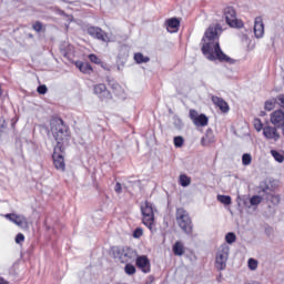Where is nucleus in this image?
I'll use <instances>...</instances> for the list:
<instances>
[{"label":"nucleus","mask_w":284,"mask_h":284,"mask_svg":"<svg viewBox=\"0 0 284 284\" xmlns=\"http://www.w3.org/2000/svg\"><path fill=\"white\" fill-rule=\"evenodd\" d=\"M110 88L113 90L115 97H118L119 99H125V90H123V88L121 85H119L116 83V81H110L109 82Z\"/></svg>","instance_id":"17"},{"label":"nucleus","mask_w":284,"mask_h":284,"mask_svg":"<svg viewBox=\"0 0 284 284\" xmlns=\"http://www.w3.org/2000/svg\"><path fill=\"white\" fill-rule=\"evenodd\" d=\"M225 241L229 243V245H232V243L236 242V234L230 232L225 235Z\"/></svg>","instance_id":"32"},{"label":"nucleus","mask_w":284,"mask_h":284,"mask_svg":"<svg viewBox=\"0 0 284 284\" xmlns=\"http://www.w3.org/2000/svg\"><path fill=\"white\" fill-rule=\"evenodd\" d=\"M113 256L119 258L120 263H132V261H135L138 253L132 247L116 246L113 248Z\"/></svg>","instance_id":"5"},{"label":"nucleus","mask_w":284,"mask_h":284,"mask_svg":"<svg viewBox=\"0 0 284 284\" xmlns=\"http://www.w3.org/2000/svg\"><path fill=\"white\" fill-rule=\"evenodd\" d=\"M175 219L179 227L186 234V236H192V234H194V223L185 209H176Z\"/></svg>","instance_id":"3"},{"label":"nucleus","mask_w":284,"mask_h":284,"mask_svg":"<svg viewBox=\"0 0 284 284\" xmlns=\"http://www.w3.org/2000/svg\"><path fill=\"white\" fill-rule=\"evenodd\" d=\"M211 100L212 103H214L216 108H219L221 112H223V114H227V112H230V104H227L225 100H223V98L212 95Z\"/></svg>","instance_id":"15"},{"label":"nucleus","mask_w":284,"mask_h":284,"mask_svg":"<svg viewBox=\"0 0 284 284\" xmlns=\"http://www.w3.org/2000/svg\"><path fill=\"white\" fill-rule=\"evenodd\" d=\"M221 30H223L221 24H212L206 29L202 38V54H204L209 61H220V63L234 65L236 60L225 54L219 43V32H221Z\"/></svg>","instance_id":"1"},{"label":"nucleus","mask_w":284,"mask_h":284,"mask_svg":"<svg viewBox=\"0 0 284 284\" xmlns=\"http://www.w3.org/2000/svg\"><path fill=\"white\" fill-rule=\"evenodd\" d=\"M263 136L266 141H271L273 143L281 141V133L278 132V128L271 125L267 122L264 125Z\"/></svg>","instance_id":"8"},{"label":"nucleus","mask_w":284,"mask_h":284,"mask_svg":"<svg viewBox=\"0 0 284 284\" xmlns=\"http://www.w3.org/2000/svg\"><path fill=\"white\" fill-rule=\"evenodd\" d=\"M50 132L57 142L55 150H63L70 143L72 136L70 126L61 118H52L50 121Z\"/></svg>","instance_id":"2"},{"label":"nucleus","mask_w":284,"mask_h":284,"mask_svg":"<svg viewBox=\"0 0 284 284\" xmlns=\"http://www.w3.org/2000/svg\"><path fill=\"white\" fill-rule=\"evenodd\" d=\"M190 183H192V179H190V176H187L186 174H181L180 175L179 184L182 187H187L190 185Z\"/></svg>","instance_id":"25"},{"label":"nucleus","mask_w":284,"mask_h":284,"mask_svg":"<svg viewBox=\"0 0 284 284\" xmlns=\"http://www.w3.org/2000/svg\"><path fill=\"white\" fill-rule=\"evenodd\" d=\"M143 236V229L138 227L133 231V239H141Z\"/></svg>","instance_id":"36"},{"label":"nucleus","mask_w":284,"mask_h":284,"mask_svg":"<svg viewBox=\"0 0 284 284\" xmlns=\"http://www.w3.org/2000/svg\"><path fill=\"white\" fill-rule=\"evenodd\" d=\"M227 258H230V246L227 244L221 245L215 256V267L219 272H223L227 267Z\"/></svg>","instance_id":"6"},{"label":"nucleus","mask_w":284,"mask_h":284,"mask_svg":"<svg viewBox=\"0 0 284 284\" xmlns=\"http://www.w3.org/2000/svg\"><path fill=\"white\" fill-rule=\"evenodd\" d=\"M217 201L223 205H232V196L230 195H217Z\"/></svg>","instance_id":"27"},{"label":"nucleus","mask_w":284,"mask_h":284,"mask_svg":"<svg viewBox=\"0 0 284 284\" xmlns=\"http://www.w3.org/2000/svg\"><path fill=\"white\" fill-rule=\"evenodd\" d=\"M204 141H205V138H202V145H205Z\"/></svg>","instance_id":"46"},{"label":"nucleus","mask_w":284,"mask_h":284,"mask_svg":"<svg viewBox=\"0 0 284 284\" xmlns=\"http://www.w3.org/2000/svg\"><path fill=\"white\" fill-rule=\"evenodd\" d=\"M141 214L143 225H145V227H148L152 232V230H154V204L149 201L142 203Z\"/></svg>","instance_id":"4"},{"label":"nucleus","mask_w":284,"mask_h":284,"mask_svg":"<svg viewBox=\"0 0 284 284\" xmlns=\"http://www.w3.org/2000/svg\"><path fill=\"white\" fill-rule=\"evenodd\" d=\"M23 241H26V235H23V233H18L16 236V243L19 245L23 243Z\"/></svg>","instance_id":"39"},{"label":"nucleus","mask_w":284,"mask_h":284,"mask_svg":"<svg viewBox=\"0 0 284 284\" xmlns=\"http://www.w3.org/2000/svg\"><path fill=\"white\" fill-rule=\"evenodd\" d=\"M172 250H173L174 256H183L185 254V245H183L181 241H176L173 244Z\"/></svg>","instance_id":"20"},{"label":"nucleus","mask_w":284,"mask_h":284,"mask_svg":"<svg viewBox=\"0 0 284 284\" xmlns=\"http://www.w3.org/2000/svg\"><path fill=\"white\" fill-rule=\"evenodd\" d=\"M193 123L194 125H197V128H205V125L210 123V119L207 118V115L202 113L195 119Z\"/></svg>","instance_id":"21"},{"label":"nucleus","mask_w":284,"mask_h":284,"mask_svg":"<svg viewBox=\"0 0 284 284\" xmlns=\"http://www.w3.org/2000/svg\"><path fill=\"white\" fill-rule=\"evenodd\" d=\"M75 67L82 72L83 74H92L93 69L92 65L88 62L77 61Z\"/></svg>","instance_id":"18"},{"label":"nucleus","mask_w":284,"mask_h":284,"mask_svg":"<svg viewBox=\"0 0 284 284\" xmlns=\"http://www.w3.org/2000/svg\"><path fill=\"white\" fill-rule=\"evenodd\" d=\"M252 163V154L250 153H244L242 155V164L243 165H250Z\"/></svg>","instance_id":"31"},{"label":"nucleus","mask_w":284,"mask_h":284,"mask_svg":"<svg viewBox=\"0 0 284 284\" xmlns=\"http://www.w3.org/2000/svg\"><path fill=\"white\" fill-rule=\"evenodd\" d=\"M184 143H185V139H183V136L181 135L174 136L173 144L175 148H181Z\"/></svg>","instance_id":"30"},{"label":"nucleus","mask_w":284,"mask_h":284,"mask_svg":"<svg viewBox=\"0 0 284 284\" xmlns=\"http://www.w3.org/2000/svg\"><path fill=\"white\" fill-rule=\"evenodd\" d=\"M173 124L176 130H183V121L180 118H174Z\"/></svg>","instance_id":"35"},{"label":"nucleus","mask_w":284,"mask_h":284,"mask_svg":"<svg viewBox=\"0 0 284 284\" xmlns=\"http://www.w3.org/2000/svg\"><path fill=\"white\" fill-rule=\"evenodd\" d=\"M87 33L89 37H92V39H98V41H103L104 43H110V37L108 33L99 27L94 26H87Z\"/></svg>","instance_id":"10"},{"label":"nucleus","mask_w":284,"mask_h":284,"mask_svg":"<svg viewBox=\"0 0 284 284\" xmlns=\"http://www.w3.org/2000/svg\"><path fill=\"white\" fill-rule=\"evenodd\" d=\"M38 94H47L48 93V87L45 84H41L37 89Z\"/></svg>","instance_id":"38"},{"label":"nucleus","mask_w":284,"mask_h":284,"mask_svg":"<svg viewBox=\"0 0 284 284\" xmlns=\"http://www.w3.org/2000/svg\"><path fill=\"white\" fill-rule=\"evenodd\" d=\"M89 60L91 63H95V65H101V60L94 53L89 54Z\"/></svg>","instance_id":"34"},{"label":"nucleus","mask_w":284,"mask_h":284,"mask_svg":"<svg viewBox=\"0 0 284 284\" xmlns=\"http://www.w3.org/2000/svg\"><path fill=\"white\" fill-rule=\"evenodd\" d=\"M57 13L60 16V17H68V14L65 13V11L61 10V9H58Z\"/></svg>","instance_id":"43"},{"label":"nucleus","mask_w":284,"mask_h":284,"mask_svg":"<svg viewBox=\"0 0 284 284\" xmlns=\"http://www.w3.org/2000/svg\"><path fill=\"white\" fill-rule=\"evenodd\" d=\"M63 152H65V146H62V150H57V146L53 149V165L59 172H65V158H63Z\"/></svg>","instance_id":"9"},{"label":"nucleus","mask_w":284,"mask_h":284,"mask_svg":"<svg viewBox=\"0 0 284 284\" xmlns=\"http://www.w3.org/2000/svg\"><path fill=\"white\" fill-rule=\"evenodd\" d=\"M272 193V189H270V185L266 182H262L258 186V195L265 196V199H270V194Z\"/></svg>","instance_id":"19"},{"label":"nucleus","mask_w":284,"mask_h":284,"mask_svg":"<svg viewBox=\"0 0 284 284\" xmlns=\"http://www.w3.org/2000/svg\"><path fill=\"white\" fill-rule=\"evenodd\" d=\"M271 199H273V201H276V203H278V201H280L278 195H276V196L272 195Z\"/></svg>","instance_id":"44"},{"label":"nucleus","mask_w":284,"mask_h":284,"mask_svg":"<svg viewBox=\"0 0 284 284\" xmlns=\"http://www.w3.org/2000/svg\"><path fill=\"white\" fill-rule=\"evenodd\" d=\"M265 34V24L263 23V17L258 16L254 20V36L256 39H263Z\"/></svg>","instance_id":"14"},{"label":"nucleus","mask_w":284,"mask_h":284,"mask_svg":"<svg viewBox=\"0 0 284 284\" xmlns=\"http://www.w3.org/2000/svg\"><path fill=\"white\" fill-rule=\"evenodd\" d=\"M190 119L193 121V123L199 119V112L196 110H190Z\"/></svg>","instance_id":"40"},{"label":"nucleus","mask_w":284,"mask_h":284,"mask_svg":"<svg viewBox=\"0 0 284 284\" xmlns=\"http://www.w3.org/2000/svg\"><path fill=\"white\" fill-rule=\"evenodd\" d=\"M277 103L281 108H284V94L277 97Z\"/></svg>","instance_id":"42"},{"label":"nucleus","mask_w":284,"mask_h":284,"mask_svg":"<svg viewBox=\"0 0 284 284\" xmlns=\"http://www.w3.org/2000/svg\"><path fill=\"white\" fill-rule=\"evenodd\" d=\"M134 61L135 63H150V57H145L143 55V53L141 52H138V53H134Z\"/></svg>","instance_id":"22"},{"label":"nucleus","mask_w":284,"mask_h":284,"mask_svg":"<svg viewBox=\"0 0 284 284\" xmlns=\"http://www.w3.org/2000/svg\"><path fill=\"white\" fill-rule=\"evenodd\" d=\"M135 266L143 274H150V272H152V264H151L150 257H148V255H136Z\"/></svg>","instance_id":"12"},{"label":"nucleus","mask_w":284,"mask_h":284,"mask_svg":"<svg viewBox=\"0 0 284 284\" xmlns=\"http://www.w3.org/2000/svg\"><path fill=\"white\" fill-rule=\"evenodd\" d=\"M253 125H254V129L256 130V132H264V130H265V124H263V122L258 118H255L253 120Z\"/></svg>","instance_id":"26"},{"label":"nucleus","mask_w":284,"mask_h":284,"mask_svg":"<svg viewBox=\"0 0 284 284\" xmlns=\"http://www.w3.org/2000/svg\"><path fill=\"white\" fill-rule=\"evenodd\" d=\"M271 156H273L277 163H283L284 161V152L272 150Z\"/></svg>","instance_id":"23"},{"label":"nucleus","mask_w":284,"mask_h":284,"mask_svg":"<svg viewBox=\"0 0 284 284\" xmlns=\"http://www.w3.org/2000/svg\"><path fill=\"white\" fill-rule=\"evenodd\" d=\"M168 32H178L181 28V20L178 18H170L165 21Z\"/></svg>","instance_id":"16"},{"label":"nucleus","mask_w":284,"mask_h":284,"mask_svg":"<svg viewBox=\"0 0 284 284\" xmlns=\"http://www.w3.org/2000/svg\"><path fill=\"white\" fill-rule=\"evenodd\" d=\"M275 108V102L272 101V100H267L264 104V109L267 111V112H272V110Z\"/></svg>","instance_id":"33"},{"label":"nucleus","mask_w":284,"mask_h":284,"mask_svg":"<svg viewBox=\"0 0 284 284\" xmlns=\"http://www.w3.org/2000/svg\"><path fill=\"white\" fill-rule=\"evenodd\" d=\"M124 272L128 276H133V274H136V266L129 262L124 266Z\"/></svg>","instance_id":"24"},{"label":"nucleus","mask_w":284,"mask_h":284,"mask_svg":"<svg viewBox=\"0 0 284 284\" xmlns=\"http://www.w3.org/2000/svg\"><path fill=\"white\" fill-rule=\"evenodd\" d=\"M93 94H95L100 101H112V92L108 90L105 83H98L93 85Z\"/></svg>","instance_id":"11"},{"label":"nucleus","mask_w":284,"mask_h":284,"mask_svg":"<svg viewBox=\"0 0 284 284\" xmlns=\"http://www.w3.org/2000/svg\"><path fill=\"white\" fill-rule=\"evenodd\" d=\"M114 191H115L116 194H122L123 193V186H121V182L115 183Z\"/></svg>","instance_id":"41"},{"label":"nucleus","mask_w":284,"mask_h":284,"mask_svg":"<svg viewBox=\"0 0 284 284\" xmlns=\"http://www.w3.org/2000/svg\"><path fill=\"white\" fill-rule=\"evenodd\" d=\"M224 18L230 28H237L239 30H241V28H243L244 26L242 20H239V18H236V10L233 7H226L224 9Z\"/></svg>","instance_id":"7"},{"label":"nucleus","mask_w":284,"mask_h":284,"mask_svg":"<svg viewBox=\"0 0 284 284\" xmlns=\"http://www.w3.org/2000/svg\"><path fill=\"white\" fill-rule=\"evenodd\" d=\"M3 128H6V124H2V125L0 126V132L3 131Z\"/></svg>","instance_id":"45"},{"label":"nucleus","mask_w":284,"mask_h":284,"mask_svg":"<svg viewBox=\"0 0 284 284\" xmlns=\"http://www.w3.org/2000/svg\"><path fill=\"white\" fill-rule=\"evenodd\" d=\"M247 265H248V270H251V272H254L258 268V261L251 257L248 258Z\"/></svg>","instance_id":"28"},{"label":"nucleus","mask_w":284,"mask_h":284,"mask_svg":"<svg viewBox=\"0 0 284 284\" xmlns=\"http://www.w3.org/2000/svg\"><path fill=\"white\" fill-rule=\"evenodd\" d=\"M261 203H263V196H261V195H253L250 199V204L251 205H261Z\"/></svg>","instance_id":"29"},{"label":"nucleus","mask_w":284,"mask_h":284,"mask_svg":"<svg viewBox=\"0 0 284 284\" xmlns=\"http://www.w3.org/2000/svg\"><path fill=\"white\" fill-rule=\"evenodd\" d=\"M265 112H262V116H264Z\"/></svg>","instance_id":"47"},{"label":"nucleus","mask_w":284,"mask_h":284,"mask_svg":"<svg viewBox=\"0 0 284 284\" xmlns=\"http://www.w3.org/2000/svg\"><path fill=\"white\" fill-rule=\"evenodd\" d=\"M33 30L36 32H41L43 30V23H41V21H37L33 26H32Z\"/></svg>","instance_id":"37"},{"label":"nucleus","mask_w":284,"mask_h":284,"mask_svg":"<svg viewBox=\"0 0 284 284\" xmlns=\"http://www.w3.org/2000/svg\"><path fill=\"white\" fill-rule=\"evenodd\" d=\"M4 219H8L11 223H14L18 227L22 230L28 227V219L24 215H17L14 213H8L4 215Z\"/></svg>","instance_id":"13"}]
</instances>
